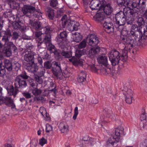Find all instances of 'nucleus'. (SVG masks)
<instances>
[{"label":"nucleus","instance_id":"c756f323","mask_svg":"<svg viewBox=\"0 0 147 147\" xmlns=\"http://www.w3.org/2000/svg\"><path fill=\"white\" fill-rule=\"evenodd\" d=\"M105 18V15L103 12H99L95 16L94 18L95 20L98 22H102Z\"/></svg>","mask_w":147,"mask_h":147},{"label":"nucleus","instance_id":"20e7f679","mask_svg":"<svg viewBox=\"0 0 147 147\" xmlns=\"http://www.w3.org/2000/svg\"><path fill=\"white\" fill-rule=\"evenodd\" d=\"M22 11L25 15L29 18L32 13L36 17L40 16L41 14L39 9H36L34 7L30 5H24L22 8Z\"/></svg>","mask_w":147,"mask_h":147},{"label":"nucleus","instance_id":"f3484780","mask_svg":"<svg viewBox=\"0 0 147 147\" xmlns=\"http://www.w3.org/2000/svg\"><path fill=\"white\" fill-rule=\"evenodd\" d=\"M51 39L45 37L42 41L39 42H38L37 46L38 47L40 48H45L47 47L48 43L51 42Z\"/></svg>","mask_w":147,"mask_h":147},{"label":"nucleus","instance_id":"5701e85b","mask_svg":"<svg viewBox=\"0 0 147 147\" xmlns=\"http://www.w3.org/2000/svg\"><path fill=\"white\" fill-rule=\"evenodd\" d=\"M38 67L36 63H35L34 62H32L31 65L29 64L27 66L26 69L28 71L36 75L37 69Z\"/></svg>","mask_w":147,"mask_h":147},{"label":"nucleus","instance_id":"b1692460","mask_svg":"<svg viewBox=\"0 0 147 147\" xmlns=\"http://www.w3.org/2000/svg\"><path fill=\"white\" fill-rule=\"evenodd\" d=\"M2 33L3 35L2 39V41H6L9 40V38L12 36L11 30L8 29L5 31H3Z\"/></svg>","mask_w":147,"mask_h":147},{"label":"nucleus","instance_id":"bf43d9fd","mask_svg":"<svg viewBox=\"0 0 147 147\" xmlns=\"http://www.w3.org/2000/svg\"><path fill=\"white\" fill-rule=\"evenodd\" d=\"M53 53H54L55 55V58L57 60H59L61 57V55L56 49Z\"/></svg>","mask_w":147,"mask_h":147},{"label":"nucleus","instance_id":"680f3d73","mask_svg":"<svg viewBox=\"0 0 147 147\" xmlns=\"http://www.w3.org/2000/svg\"><path fill=\"white\" fill-rule=\"evenodd\" d=\"M146 115L145 110H144L142 111V113L141 114L140 119L141 121L146 120Z\"/></svg>","mask_w":147,"mask_h":147},{"label":"nucleus","instance_id":"bb28decb","mask_svg":"<svg viewBox=\"0 0 147 147\" xmlns=\"http://www.w3.org/2000/svg\"><path fill=\"white\" fill-rule=\"evenodd\" d=\"M59 127L62 133H66L68 131L69 126L66 123H60Z\"/></svg>","mask_w":147,"mask_h":147},{"label":"nucleus","instance_id":"c9c22d12","mask_svg":"<svg viewBox=\"0 0 147 147\" xmlns=\"http://www.w3.org/2000/svg\"><path fill=\"white\" fill-rule=\"evenodd\" d=\"M42 33L41 31L36 32H35V38L37 42L42 40Z\"/></svg>","mask_w":147,"mask_h":147},{"label":"nucleus","instance_id":"f03ea898","mask_svg":"<svg viewBox=\"0 0 147 147\" xmlns=\"http://www.w3.org/2000/svg\"><path fill=\"white\" fill-rule=\"evenodd\" d=\"M128 14H126L124 10L123 12L120 11L116 15L115 26L117 30L121 31L123 29V26L126 22Z\"/></svg>","mask_w":147,"mask_h":147},{"label":"nucleus","instance_id":"f704fd0d","mask_svg":"<svg viewBox=\"0 0 147 147\" xmlns=\"http://www.w3.org/2000/svg\"><path fill=\"white\" fill-rule=\"evenodd\" d=\"M45 72V67H43L39 68L38 67L35 75L42 77L44 75Z\"/></svg>","mask_w":147,"mask_h":147},{"label":"nucleus","instance_id":"6ab92c4d","mask_svg":"<svg viewBox=\"0 0 147 147\" xmlns=\"http://www.w3.org/2000/svg\"><path fill=\"white\" fill-rule=\"evenodd\" d=\"M61 21L63 28H66L68 30V27L71 20L67 18V15H65L62 17Z\"/></svg>","mask_w":147,"mask_h":147},{"label":"nucleus","instance_id":"ddd939ff","mask_svg":"<svg viewBox=\"0 0 147 147\" xmlns=\"http://www.w3.org/2000/svg\"><path fill=\"white\" fill-rule=\"evenodd\" d=\"M4 42V48H6L8 49H10L13 51L14 52H16L18 50L17 47L14 45L13 43L9 41V40L6 41H2Z\"/></svg>","mask_w":147,"mask_h":147},{"label":"nucleus","instance_id":"9d476101","mask_svg":"<svg viewBox=\"0 0 147 147\" xmlns=\"http://www.w3.org/2000/svg\"><path fill=\"white\" fill-rule=\"evenodd\" d=\"M54 67L52 68V71L54 75L57 77L61 75L62 70L61 66L60 63L59 62H53Z\"/></svg>","mask_w":147,"mask_h":147},{"label":"nucleus","instance_id":"423d86ee","mask_svg":"<svg viewBox=\"0 0 147 147\" xmlns=\"http://www.w3.org/2000/svg\"><path fill=\"white\" fill-rule=\"evenodd\" d=\"M121 42L125 45V49H129V51L130 53H134L132 49L133 47L135 45L136 42L134 39H131L130 38L126 36H121Z\"/></svg>","mask_w":147,"mask_h":147},{"label":"nucleus","instance_id":"a19ab883","mask_svg":"<svg viewBox=\"0 0 147 147\" xmlns=\"http://www.w3.org/2000/svg\"><path fill=\"white\" fill-rule=\"evenodd\" d=\"M119 140L115 138V136L109 138L108 141V143L111 144L113 146L115 143L118 142Z\"/></svg>","mask_w":147,"mask_h":147},{"label":"nucleus","instance_id":"0eeeda50","mask_svg":"<svg viewBox=\"0 0 147 147\" xmlns=\"http://www.w3.org/2000/svg\"><path fill=\"white\" fill-rule=\"evenodd\" d=\"M86 41L89 45L91 47L96 46L99 42L98 38L94 34H91L87 36Z\"/></svg>","mask_w":147,"mask_h":147},{"label":"nucleus","instance_id":"338daca9","mask_svg":"<svg viewBox=\"0 0 147 147\" xmlns=\"http://www.w3.org/2000/svg\"><path fill=\"white\" fill-rule=\"evenodd\" d=\"M19 36L18 33L16 32H13L12 35V38L14 40H17Z\"/></svg>","mask_w":147,"mask_h":147},{"label":"nucleus","instance_id":"a18cd8bd","mask_svg":"<svg viewBox=\"0 0 147 147\" xmlns=\"http://www.w3.org/2000/svg\"><path fill=\"white\" fill-rule=\"evenodd\" d=\"M85 51L84 49L82 50H77L76 51L75 56L77 57L80 58L84 55Z\"/></svg>","mask_w":147,"mask_h":147},{"label":"nucleus","instance_id":"393cba45","mask_svg":"<svg viewBox=\"0 0 147 147\" xmlns=\"http://www.w3.org/2000/svg\"><path fill=\"white\" fill-rule=\"evenodd\" d=\"M47 16L50 20H53L55 17L54 10L50 7H48L46 10Z\"/></svg>","mask_w":147,"mask_h":147},{"label":"nucleus","instance_id":"3c124183","mask_svg":"<svg viewBox=\"0 0 147 147\" xmlns=\"http://www.w3.org/2000/svg\"><path fill=\"white\" fill-rule=\"evenodd\" d=\"M58 3L57 0H50L49 1V4L50 6L52 7H56L58 5Z\"/></svg>","mask_w":147,"mask_h":147},{"label":"nucleus","instance_id":"4d7b16f0","mask_svg":"<svg viewBox=\"0 0 147 147\" xmlns=\"http://www.w3.org/2000/svg\"><path fill=\"white\" fill-rule=\"evenodd\" d=\"M27 51H33V46L30 42L28 43L26 45Z\"/></svg>","mask_w":147,"mask_h":147},{"label":"nucleus","instance_id":"aec40b11","mask_svg":"<svg viewBox=\"0 0 147 147\" xmlns=\"http://www.w3.org/2000/svg\"><path fill=\"white\" fill-rule=\"evenodd\" d=\"M103 26L105 28V31L108 33H110L114 31V26L111 22H105L103 24Z\"/></svg>","mask_w":147,"mask_h":147},{"label":"nucleus","instance_id":"de8ad7c7","mask_svg":"<svg viewBox=\"0 0 147 147\" xmlns=\"http://www.w3.org/2000/svg\"><path fill=\"white\" fill-rule=\"evenodd\" d=\"M87 41L85 40H82L78 45V47L79 49H82L86 47Z\"/></svg>","mask_w":147,"mask_h":147},{"label":"nucleus","instance_id":"2f4dec72","mask_svg":"<svg viewBox=\"0 0 147 147\" xmlns=\"http://www.w3.org/2000/svg\"><path fill=\"white\" fill-rule=\"evenodd\" d=\"M123 128L122 127H119L116 129L115 131V138H116L118 140H119V138L121 134L123 133Z\"/></svg>","mask_w":147,"mask_h":147},{"label":"nucleus","instance_id":"412c9836","mask_svg":"<svg viewBox=\"0 0 147 147\" xmlns=\"http://www.w3.org/2000/svg\"><path fill=\"white\" fill-rule=\"evenodd\" d=\"M119 52L120 53V58L121 59V60L123 61H125L128 57V52H129V49H125V48H124L121 51H119Z\"/></svg>","mask_w":147,"mask_h":147},{"label":"nucleus","instance_id":"4be33fe9","mask_svg":"<svg viewBox=\"0 0 147 147\" xmlns=\"http://www.w3.org/2000/svg\"><path fill=\"white\" fill-rule=\"evenodd\" d=\"M45 33V37L51 39V36L50 33L53 31V29L50 26H47L42 28Z\"/></svg>","mask_w":147,"mask_h":147},{"label":"nucleus","instance_id":"f8f14e48","mask_svg":"<svg viewBox=\"0 0 147 147\" xmlns=\"http://www.w3.org/2000/svg\"><path fill=\"white\" fill-rule=\"evenodd\" d=\"M3 103L9 107H11L12 109H16V105L14 103V101L10 96L3 97Z\"/></svg>","mask_w":147,"mask_h":147},{"label":"nucleus","instance_id":"72a5a7b5","mask_svg":"<svg viewBox=\"0 0 147 147\" xmlns=\"http://www.w3.org/2000/svg\"><path fill=\"white\" fill-rule=\"evenodd\" d=\"M105 13L107 15H111L113 11L112 8L110 5L105 6L103 8Z\"/></svg>","mask_w":147,"mask_h":147},{"label":"nucleus","instance_id":"dca6fc26","mask_svg":"<svg viewBox=\"0 0 147 147\" xmlns=\"http://www.w3.org/2000/svg\"><path fill=\"white\" fill-rule=\"evenodd\" d=\"M80 26V24L78 22L74 21H71L69 23L68 30L71 31L74 30L76 31L78 29V28Z\"/></svg>","mask_w":147,"mask_h":147},{"label":"nucleus","instance_id":"603ef678","mask_svg":"<svg viewBox=\"0 0 147 147\" xmlns=\"http://www.w3.org/2000/svg\"><path fill=\"white\" fill-rule=\"evenodd\" d=\"M141 28V27H138L137 25L133 24L131 28L130 33L131 34V31L134 32H136L137 30H140Z\"/></svg>","mask_w":147,"mask_h":147},{"label":"nucleus","instance_id":"c03bdc74","mask_svg":"<svg viewBox=\"0 0 147 147\" xmlns=\"http://www.w3.org/2000/svg\"><path fill=\"white\" fill-rule=\"evenodd\" d=\"M47 48L48 50L50 51L52 53L57 49L55 46L51 43L50 42L48 43Z\"/></svg>","mask_w":147,"mask_h":147},{"label":"nucleus","instance_id":"a211bd4d","mask_svg":"<svg viewBox=\"0 0 147 147\" xmlns=\"http://www.w3.org/2000/svg\"><path fill=\"white\" fill-rule=\"evenodd\" d=\"M100 3V1L99 0H92L90 4V7L92 10L99 9Z\"/></svg>","mask_w":147,"mask_h":147},{"label":"nucleus","instance_id":"39448f33","mask_svg":"<svg viewBox=\"0 0 147 147\" xmlns=\"http://www.w3.org/2000/svg\"><path fill=\"white\" fill-rule=\"evenodd\" d=\"M120 55L119 52L116 49H113L110 51L109 57L112 66H115L119 64V61L121 60Z\"/></svg>","mask_w":147,"mask_h":147},{"label":"nucleus","instance_id":"a878e982","mask_svg":"<svg viewBox=\"0 0 147 147\" xmlns=\"http://www.w3.org/2000/svg\"><path fill=\"white\" fill-rule=\"evenodd\" d=\"M86 73L83 71H81L80 72L78 78V81L79 83H82L84 84L86 82Z\"/></svg>","mask_w":147,"mask_h":147},{"label":"nucleus","instance_id":"13d9d810","mask_svg":"<svg viewBox=\"0 0 147 147\" xmlns=\"http://www.w3.org/2000/svg\"><path fill=\"white\" fill-rule=\"evenodd\" d=\"M83 140L84 141L88 142V143H90L91 144H92V141L93 140V139L90 137H88V136H86L84 137L83 138Z\"/></svg>","mask_w":147,"mask_h":147},{"label":"nucleus","instance_id":"6e6552de","mask_svg":"<svg viewBox=\"0 0 147 147\" xmlns=\"http://www.w3.org/2000/svg\"><path fill=\"white\" fill-rule=\"evenodd\" d=\"M67 36V33L66 31H63L60 32L59 34H58L55 38L58 45L67 44L65 40Z\"/></svg>","mask_w":147,"mask_h":147},{"label":"nucleus","instance_id":"2eb2a0df","mask_svg":"<svg viewBox=\"0 0 147 147\" xmlns=\"http://www.w3.org/2000/svg\"><path fill=\"white\" fill-rule=\"evenodd\" d=\"M35 55V53L33 51H27L24 56V59L27 62H34L33 60Z\"/></svg>","mask_w":147,"mask_h":147},{"label":"nucleus","instance_id":"774afa93","mask_svg":"<svg viewBox=\"0 0 147 147\" xmlns=\"http://www.w3.org/2000/svg\"><path fill=\"white\" fill-rule=\"evenodd\" d=\"M46 127V132H49L52 130V127L49 124H47Z\"/></svg>","mask_w":147,"mask_h":147},{"label":"nucleus","instance_id":"f257e3e1","mask_svg":"<svg viewBox=\"0 0 147 147\" xmlns=\"http://www.w3.org/2000/svg\"><path fill=\"white\" fill-rule=\"evenodd\" d=\"M14 86L15 89L12 85L7 87L6 89L8 94L10 96H13V98H15L19 91L18 88L22 89L26 87L27 84L25 80H23L18 77H16L14 81Z\"/></svg>","mask_w":147,"mask_h":147},{"label":"nucleus","instance_id":"cd10ccee","mask_svg":"<svg viewBox=\"0 0 147 147\" xmlns=\"http://www.w3.org/2000/svg\"><path fill=\"white\" fill-rule=\"evenodd\" d=\"M131 34L136 40L138 39V40L141 39L143 36L141 29L140 30H137L135 32L131 31Z\"/></svg>","mask_w":147,"mask_h":147},{"label":"nucleus","instance_id":"ea45409f","mask_svg":"<svg viewBox=\"0 0 147 147\" xmlns=\"http://www.w3.org/2000/svg\"><path fill=\"white\" fill-rule=\"evenodd\" d=\"M10 19H8V20H12V21H20V20L21 19V17L20 15H13L12 16L10 17Z\"/></svg>","mask_w":147,"mask_h":147},{"label":"nucleus","instance_id":"5fc2aeb1","mask_svg":"<svg viewBox=\"0 0 147 147\" xmlns=\"http://www.w3.org/2000/svg\"><path fill=\"white\" fill-rule=\"evenodd\" d=\"M52 64L51 61H45L44 63V67L45 69H50L52 67Z\"/></svg>","mask_w":147,"mask_h":147},{"label":"nucleus","instance_id":"1a4fd4ad","mask_svg":"<svg viewBox=\"0 0 147 147\" xmlns=\"http://www.w3.org/2000/svg\"><path fill=\"white\" fill-rule=\"evenodd\" d=\"M61 50V54L65 58H69L72 56L71 52L70 51H68V47L67 44L58 45Z\"/></svg>","mask_w":147,"mask_h":147},{"label":"nucleus","instance_id":"49530a36","mask_svg":"<svg viewBox=\"0 0 147 147\" xmlns=\"http://www.w3.org/2000/svg\"><path fill=\"white\" fill-rule=\"evenodd\" d=\"M32 91L33 94L35 96L40 94L42 92V90L41 89L36 88L32 89Z\"/></svg>","mask_w":147,"mask_h":147},{"label":"nucleus","instance_id":"8fccbe9b","mask_svg":"<svg viewBox=\"0 0 147 147\" xmlns=\"http://www.w3.org/2000/svg\"><path fill=\"white\" fill-rule=\"evenodd\" d=\"M133 92L131 89H128L127 92L125 93V97H133Z\"/></svg>","mask_w":147,"mask_h":147},{"label":"nucleus","instance_id":"69168bd1","mask_svg":"<svg viewBox=\"0 0 147 147\" xmlns=\"http://www.w3.org/2000/svg\"><path fill=\"white\" fill-rule=\"evenodd\" d=\"M35 75L34 79L39 84H41L42 82L43 81L42 79L41 78V77L37 76V75Z\"/></svg>","mask_w":147,"mask_h":147},{"label":"nucleus","instance_id":"0e129e2a","mask_svg":"<svg viewBox=\"0 0 147 147\" xmlns=\"http://www.w3.org/2000/svg\"><path fill=\"white\" fill-rule=\"evenodd\" d=\"M105 115L107 117H110L111 115L112 112L110 110H108L107 109H105Z\"/></svg>","mask_w":147,"mask_h":147},{"label":"nucleus","instance_id":"c85d7f7f","mask_svg":"<svg viewBox=\"0 0 147 147\" xmlns=\"http://www.w3.org/2000/svg\"><path fill=\"white\" fill-rule=\"evenodd\" d=\"M70 62H72L73 64L77 66L78 65L82 66V62L79 58H77L73 56L71 58L69 59Z\"/></svg>","mask_w":147,"mask_h":147},{"label":"nucleus","instance_id":"473e14b6","mask_svg":"<svg viewBox=\"0 0 147 147\" xmlns=\"http://www.w3.org/2000/svg\"><path fill=\"white\" fill-rule=\"evenodd\" d=\"M73 40L74 42H79L82 40V36L79 33L75 32L73 34Z\"/></svg>","mask_w":147,"mask_h":147},{"label":"nucleus","instance_id":"7c9ffc66","mask_svg":"<svg viewBox=\"0 0 147 147\" xmlns=\"http://www.w3.org/2000/svg\"><path fill=\"white\" fill-rule=\"evenodd\" d=\"M5 68H6L8 71H11L12 69V63L9 60L5 59L4 60Z\"/></svg>","mask_w":147,"mask_h":147},{"label":"nucleus","instance_id":"864d4df0","mask_svg":"<svg viewBox=\"0 0 147 147\" xmlns=\"http://www.w3.org/2000/svg\"><path fill=\"white\" fill-rule=\"evenodd\" d=\"M110 5V4L108 2H107V0H102V1H100V8L101 7L103 8L105 6Z\"/></svg>","mask_w":147,"mask_h":147},{"label":"nucleus","instance_id":"4468645a","mask_svg":"<svg viewBox=\"0 0 147 147\" xmlns=\"http://www.w3.org/2000/svg\"><path fill=\"white\" fill-rule=\"evenodd\" d=\"M98 63L107 67L108 65L107 57L105 55H99L97 58Z\"/></svg>","mask_w":147,"mask_h":147},{"label":"nucleus","instance_id":"79ce46f5","mask_svg":"<svg viewBox=\"0 0 147 147\" xmlns=\"http://www.w3.org/2000/svg\"><path fill=\"white\" fill-rule=\"evenodd\" d=\"M20 65L17 62L15 61L12 63V69H14L15 71H18L20 69Z\"/></svg>","mask_w":147,"mask_h":147},{"label":"nucleus","instance_id":"37998d69","mask_svg":"<svg viewBox=\"0 0 147 147\" xmlns=\"http://www.w3.org/2000/svg\"><path fill=\"white\" fill-rule=\"evenodd\" d=\"M16 77L20 78L23 80H25L28 79L30 77L27 75V73L25 71H23L20 75H18Z\"/></svg>","mask_w":147,"mask_h":147},{"label":"nucleus","instance_id":"4c0bfd02","mask_svg":"<svg viewBox=\"0 0 147 147\" xmlns=\"http://www.w3.org/2000/svg\"><path fill=\"white\" fill-rule=\"evenodd\" d=\"M20 21H11L12 25L13 28L15 29H18L21 28V25L20 23H21L22 20H20Z\"/></svg>","mask_w":147,"mask_h":147},{"label":"nucleus","instance_id":"9b49d317","mask_svg":"<svg viewBox=\"0 0 147 147\" xmlns=\"http://www.w3.org/2000/svg\"><path fill=\"white\" fill-rule=\"evenodd\" d=\"M100 50V48L98 47L96 48H87L86 53L88 56L91 59H93L95 56L98 53Z\"/></svg>","mask_w":147,"mask_h":147},{"label":"nucleus","instance_id":"7ed1b4c3","mask_svg":"<svg viewBox=\"0 0 147 147\" xmlns=\"http://www.w3.org/2000/svg\"><path fill=\"white\" fill-rule=\"evenodd\" d=\"M129 5H127V7L124 8V11L125 13L129 14L132 17H134L138 14V12L140 10V0H136V2H133L129 1Z\"/></svg>","mask_w":147,"mask_h":147},{"label":"nucleus","instance_id":"e433bc0d","mask_svg":"<svg viewBox=\"0 0 147 147\" xmlns=\"http://www.w3.org/2000/svg\"><path fill=\"white\" fill-rule=\"evenodd\" d=\"M117 3L119 6H124L126 7L129 5V2L125 0H117Z\"/></svg>","mask_w":147,"mask_h":147},{"label":"nucleus","instance_id":"e2e57ef3","mask_svg":"<svg viewBox=\"0 0 147 147\" xmlns=\"http://www.w3.org/2000/svg\"><path fill=\"white\" fill-rule=\"evenodd\" d=\"M78 113V107H76L75 108L74 110V114L73 117V119L74 120H75L76 119Z\"/></svg>","mask_w":147,"mask_h":147},{"label":"nucleus","instance_id":"09e8293b","mask_svg":"<svg viewBox=\"0 0 147 147\" xmlns=\"http://www.w3.org/2000/svg\"><path fill=\"white\" fill-rule=\"evenodd\" d=\"M3 52L5 56L7 57H9L11 55V50L6 48H4Z\"/></svg>","mask_w":147,"mask_h":147},{"label":"nucleus","instance_id":"6e6d98bb","mask_svg":"<svg viewBox=\"0 0 147 147\" xmlns=\"http://www.w3.org/2000/svg\"><path fill=\"white\" fill-rule=\"evenodd\" d=\"M137 22L138 26L140 27H141L144 24V18L142 17H139L138 19Z\"/></svg>","mask_w":147,"mask_h":147},{"label":"nucleus","instance_id":"052dcab7","mask_svg":"<svg viewBox=\"0 0 147 147\" xmlns=\"http://www.w3.org/2000/svg\"><path fill=\"white\" fill-rule=\"evenodd\" d=\"M42 53L44 54L43 55L44 59L47 60H49L50 59L51 57V55L47 53V51L45 50L43 51Z\"/></svg>","mask_w":147,"mask_h":147},{"label":"nucleus","instance_id":"58836bf2","mask_svg":"<svg viewBox=\"0 0 147 147\" xmlns=\"http://www.w3.org/2000/svg\"><path fill=\"white\" fill-rule=\"evenodd\" d=\"M33 28L36 30H39L42 28L41 24L40 22H34Z\"/></svg>","mask_w":147,"mask_h":147}]
</instances>
